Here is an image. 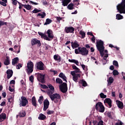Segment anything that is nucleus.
Instances as JSON below:
<instances>
[{
	"label": "nucleus",
	"instance_id": "nucleus-1",
	"mask_svg": "<svg viewBox=\"0 0 125 125\" xmlns=\"http://www.w3.org/2000/svg\"><path fill=\"white\" fill-rule=\"evenodd\" d=\"M88 50L86 49V48L83 47H79L77 49H75V54H81L83 56H86L88 55Z\"/></svg>",
	"mask_w": 125,
	"mask_h": 125
},
{
	"label": "nucleus",
	"instance_id": "nucleus-2",
	"mask_svg": "<svg viewBox=\"0 0 125 125\" xmlns=\"http://www.w3.org/2000/svg\"><path fill=\"white\" fill-rule=\"evenodd\" d=\"M117 9L120 14H125V0H122L121 3L117 5Z\"/></svg>",
	"mask_w": 125,
	"mask_h": 125
},
{
	"label": "nucleus",
	"instance_id": "nucleus-3",
	"mask_svg": "<svg viewBox=\"0 0 125 125\" xmlns=\"http://www.w3.org/2000/svg\"><path fill=\"white\" fill-rule=\"evenodd\" d=\"M27 69H25L26 72L28 75L32 74L34 71V62L30 61L27 63Z\"/></svg>",
	"mask_w": 125,
	"mask_h": 125
},
{
	"label": "nucleus",
	"instance_id": "nucleus-4",
	"mask_svg": "<svg viewBox=\"0 0 125 125\" xmlns=\"http://www.w3.org/2000/svg\"><path fill=\"white\" fill-rule=\"evenodd\" d=\"M50 99L54 103H58L59 99H61V96L59 94L55 93L50 96Z\"/></svg>",
	"mask_w": 125,
	"mask_h": 125
},
{
	"label": "nucleus",
	"instance_id": "nucleus-5",
	"mask_svg": "<svg viewBox=\"0 0 125 125\" xmlns=\"http://www.w3.org/2000/svg\"><path fill=\"white\" fill-rule=\"evenodd\" d=\"M59 88L62 93H66L68 91L67 83H63L62 84L60 85Z\"/></svg>",
	"mask_w": 125,
	"mask_h": 125
},
{
	"label": "nucleus",
	"instance_id": "nucleus-6",
	"mask_svg": "<svg viewBox=\"0 0 125 125\" xmlns=\"http://www.w3.org/2000/svg\"><path fill=\"white\" fill-rule=\"evenodd\" d=\"M99 107L100 108V110H99V111L101 113H104V111H105V107H104V105H103V104H102V103L98 102L96 104L95 108L97 111H98Z\"/></svg>",
	"mask_w": 125,
	"mask_h": 125
},
{
	"label": "nucleus",
	"instance_id": "nucleus-7",
	"mask_svg": "<svg viewBox=\"0 0 125 125\" xmlns=\"http://www.w3.org/2000/svg\"><path fill=\"white\" fill-rule=\"evenodd\" d=\"M21 100L20 101V107H25V106H27V104H28V102L27 98L24 96L21 97Z\"/></svg>",
	"mask_w": 125,
	"mask_h": 125
},
{
	"label": "nucleus",
	"instance_id": "nucleus-8",
	"mask_svg": "<svg viewBox=\"0 0 125 125\" xmlns=\"http://www.w3.org/2000/svg\"><path fill=\"white\" fill-rule=\"evenodd\" d=\"M71 75L73 76V80L75 83H78V79L81 78V74H76V72L74 71H71Z\"/></svg>",
	"mask_w": 125,
	"mask_h": 125
},
{
	"label": "nucleus",
	"instance_id": "nucleus-9",
	"mask_svg": "<svg viewBox=\"0 0 125 125\" xmlns=\"http://www.w3.org/2000/svg\"><path fill=\"white\" fill-rule=\"evenodd\" d=\"M43 66H44V64L42 61L37 62L35 65V67H36L37 69L40 71H43V70H44Z\"/></svg>",
	"mask_w": 125,
	"mask_h": 125
},
{
	"label": "nucleus",
	"instance_id": "nucleus-10",
	"mask_svg": "<svg viewBox=\"0 0 125 125\" xmlns=\"http://www.w3.org/2000/svg\"><path fill=\"white\" fill-rule=\"evenodd\" d=\"M96 47L98 50L99 49H105V47H104V42H103L102 40H99L97 42Z\"/></svg>",
	"mask_w": 125,
	"mask_h": 125
},
{
	"label": "nucleus",
	"instance_id": "nucleus-11",
	"mask_svg": "<svg viewBox=\"0 0 125 125\" xmlns=\"http://www.w3.org/2000/svg\"><path fill=\"white\" fill-rule=\"evenodd\" d=\"M104 105L108 108H112V100L110 98H106L104 101Z\"/></svg>",
	"mask_w": 125,
	"mask_h": 125
},
{
	"label": "nucleus",
	"instance_id": "nucleus-12",
	"mask_svg": "<svg viewBox=\"0 0 125 125\" xmlns=\"http://www.w3.org/2000/svg\"><path fill=\"white\" fill-rule=\"evenodd\" d=\"M36 44H38L37 46L40 47V46H42V43H41V41L37 40L36 38H34L31 40V45L32 46L34 45H36Z\"/></svg>",
	"mask_w": 125,
	"mask_h": 125
},
{
	"label": "nucleus",
	"instance_id": "nucleus-13",
	"mask_svg": "<svg viewBox=\"0 0 125 125\" xmlns=\"http://www.w3.org/2000/svg\"><path fill=\"white\" fill-rule=\"evenodd\" d=\"M64 32L66 33V34H69V33L74 34L75 28L72 26L65 27L64 28Z\"/></svg>",
	"mask_w": 125,
	"mask_h": 125
},
{
	"label": "nucleus",
	"instance_id": "nucleus-14",
	"mask_svg": "<svg viewBox=\"0 0 125 125\" xmlns=\"http://www.w3.org/2000/svg\"><path fill=\"white\" fill-rule=\"evenodd\" d=\"M45 76V75L42 74L41 73L38 74L37 77L38 81L42 83H45V81H44Z\"/></svg>",
	"mask_w": 125,
	"mask_h": 125
},
{
	"label": "nucleus",
	"instance_id": "nucleus-15",
	"mask_svg": "<svg viewBox=\"0 0 125 125\" xmlns=\"http://www.w3.org/2000/svg\"><path fill=\"white\" fill-rule=\"evenodd\" d=\"M46 34H47L48 37L49 38V39L51 40V41H52V40L54 39V35H53V32H52V30H51V29H48L46 32Z\"/></svg>",
	"mask_w": 125,
	"mask_h": 125
},
{
	"label": "nucleus",
	"instance_id": "nucleus-16",
	"mask_svg": "<svg viewBox=\"0 0 125 125\" xmlns=\"http://www.w3.org/2000/svg\"><path fill=\"white\" fill-rule=\"evenodd\" d=\"M49 106V101H48V100L46 99L44 101V106L43 108V111H46V110L48 109Z\"/></svg>",
	"mask_w": 125,
	"mask_h": 125
},
{
	"label": "nucleus",
	"instance_id": "nucleus-17",
	"mask_svg": "<svg viewBox=\"0 0 125 125\" xmlns=\"http://www.w3.org/2000/svg\"><path fill=\"white\" fill-rule=\"evenodd\" d=\"M71 46L73 49L77 47L79 48L80 47V44L78 42V41H75L74 42H71Z\"/></svg>",
	"mask_w": 125,
	"mask_h": 125
},
{
	"label": "nucleus",
	"instance_id": "nucleus-18",
	"mask_svg": "<svg viewBox=\"0 0 125 125\" xmlns=\"http://www.w3.org/2000/svg\"><path fill=\"white\" fill-rule=\"evenodd\" d=\"M116 103L119 109H124V103L123 102L119 100H116Z\"/></svg>",
	"mask_w": 125,
	"mask_h": 125
},
{
	"label": "nucleus",
	"instance_id": "nucleus-19",
	"mask_svg": "<svg viewBox=\"0 0 125 125\" xmlns=\"http://www.w3.org/2000/svg\"><path fill=\"white\" fill-rule=\"evenodd\" d=\"M4 120H6V114L2 113L0 114V123H2Z\"/></svg>",
	"mask_w": 125,
	"mask_h": 125
},
{
	"label": "nucleus",
	"instance_id": "nucleus-20",
	"mask_svg": "<svg viewBox=\"0 0 125 125\" xmlns=\"http://www.w3.org/2000/svg\"><path fill=\"white\" fill-rule=\"evenodd\" d=\"M6 74L7 75V79H9L13 75V71H12V70L8 69L6 71Z\"/></svg>",
	"mask_w": 125,
	"mask_h": 125
},
{
	"label": "nucleus",
	"instance_id": "nucleus-21",
	"mask_svg": "<svg viewBox=\"0 0 125 125\" xmlns=\"http://www.w3.org/2000/svg\"><path fill=\"white\" fill-rule=\"evenodd\" d=\"M59 77L62 79L63 81L65 82V83H67V77L65 76V74L63 73V72H61L60 73Z\"/></svg>",
	"mask_w": 125,
	"mask_h": 125
},
{
	"label": "nucleus",
	"instance_id": "nucleus-22",
	"mask_svg": "<svg viewBox=\"0 0 125 125\" xmlns=\"http://www.w3.org/2000/svg\"><path fill=\"white\" fill-rule=\"evenodd\" d=\"M54 59L55 60V61H58V62H61V57L58 54L54 55Z\"/></svg>",
	"mask_w": 125,
	"mask_h": 125
},
{
	"label": "nucleus",
	"instance_id": "nucleus-23",
	"mask_svg": "<svg viewBox=\"0 0 125 125\" xmlns=\"http://www.w3.org/2000/svg\"><path fill=\"white\" fill-rule=\"evenodd\" d=\"M20 118H24L26 117V111L25 110H21L19 113Z\"/></svg>",
	"mask_w": 125,
	"mask_h": 125
},
{
	"label": "nucleus",
	"instance_id": "nucleus-24",
	"mask_svg": "<svg viewBox=\"0 0 125 125\" xmlns=\"http://www.w3.org/2000/svg\"><path fill=\"white\" fill-rule=\"evenodd\" d=\"M10 64V60H9V57L7 56L6 57V59L5 60L4 62V64L6 66H8Z\"/></svg>",
	"mask_w": 125,
	"mask_h": 125
},
{
	"label": "nucleus",
	"instance_id": "nucleus-25",
	"mask_svg": "<svg viewBox=\"0 0 125 125\" xmlns=\"http://www.w3.org/2000/svg\"><path fill=\"white\" fill-rule=\"evenodd\" d=\"M32 104L33 106H34L35 108H37V101L36 100V97H33L32 98Z\"/></svg>",
	"mask_w": 125,
	"mask_h": 125
},
{
	"label": "nucleus",
	"instance_id": "nucleus-26",
	"mask_svg": "<svg viewBox=\"0 0 125 125\" xmlns=\"http://www.w3.org/2000/svg\"><path fill=\"white\" fill-rule=\"evenodd\" d=\"M62 0V5L63 6H67L70 3V2L68 0Z\"/></svg>",
	"mask_w": 125,
	"mask_h": 125
},
{
	"label": "nucleus",
	"instance_id": "nucleus-27",
	"mask_svg": "<svg viewBox=\"0 0 125 125\" xmlns=\"http://www.w3.org/2000/svg\"><path fill=\"white\" fill-rule=\"evenodd\" d=\"M39 120H41V121H43L44 120H45L46 119V116L44 115V114L42 113H41L39 115V116L38 117Z\"/></svg>",
	"mask_w": 125,
	"mask_h": 125
},
{
	"label": "nucleus",
	"instance_id": "nucleus-28",
	"mask_svg": "<svg viewBox=\"0 0 125 125\" xmlns=\"http://www.w3.org/2000/svg\"><path fill=\"white\" fill-rule=\"evenodd\" d=\"M19 61V58L16 57L14 58L12 60V64L14 66L16 64H17L18 63V62Z\"/></svg>",
	"mask_w": 125,
	"mask_h": 125
},
{
	"label": "nucleus",
	"instance_id": "nucleus-29",
	"mask_svg": "<svg viewBox=\"0 0 125 125\" xmlns=\"http://www.w3.org/2000/svg\"><path fill=\"white\" fill-rule=\"evenodd\" d=\"M41 38H43L44 40H45L46 41H48V42H51V39H49V38H48L47 36H46V35L43 33V34H42Z\"/></svg>",
	"mask_w": 125,
	"mask_h": 125
},
{
	"label": "nucleus",
	"instance_id": "nucleus-30",
	"mask_svg": "<svg viewBox=\"0 0 125 125\" xmlns=\"http://www.w3.org/2000/svg\"><path fill=\"white\" fill-rule=\"evenodd\" d=\"M79 83H82L83 86H87V83H86V82L85 81L82 80H80L79 82Z\"/></svg>",
	"mask_w": 125,
	"mask_h": 125
},
{
	"label": "nucleus",
	"instance_id": "nucleus-31",
	"mask_svg": "<svg viewBox=\"0 0 125 125\" xmlns=\"http://www.w3.org/2000/svg\"><path fill=\"white\" fill-rule=\"evenodd\" d=\"M98 119V121H99V122L98 123V125H104V124H104V122L102 121V117H99Z\"/></svg>",
	"mask_w": 125,
	"mask_h": 125
},
{
	"label": "nucleus",
	"instance_id": "nucleus-32",
	"mask_svg": "<svg viewBox=\"0 0 125 125\" xmlns=\"http://www.w3.org/2000/svg\"><path fill=\"white\" fill-rule=\"evenodd\" d=\"M67 8H68L69 10H73V9H74V4H73L72 3H69L67 5Z\"/></svg>",
	"mask_w": 125,
	"mask_h": 125
},
{
	"label": "nucleus",
	"instance_id": "nucleus-33",
	"mask_svg": "<svg viewBox=\"0 0 125 125\" xmlns=\"http://www.w3.org/2000/svg\"><path fill=\"white\" fill-rule=\"evenodd\" d=\"M68 61L69 62H70L71 63H75V64H76L77 66H78V65H79V61H77L76 60H70V59H69Z\"/></svg>",
	"mask_w": 125,
	"mask_h": 125
},
{
	"label": "nucleus",
	"instance_id": "nucleus-34",
	"mask_svg": "<svg viewBox=\"0 0 125 125\" xmlns=\"http://www.w3.org/2000/svg\"><path fill=\"white\" fill-rule=\"evenodd\" d=\"M56 83H59V84H61L62 83H63V81L61 79L57 78L56 79Z\"/></svg>",
	"mask_w": 125,
	"mask_h": 125
},
{
	"label": "nucleus",
	"instance_id": "nucleus-35",
	"mask_svg": "<svg viewBox=\"0 0 125 125\" xmlns=\"http://www.w3.org/2000/svg\"><path fill=\"white\" fill-rule=\"evenodd\" d=\"M52 22V20H51L50 19H47L46 20L45 22L44 23V25H49V24H50V23H51Z\"/></svg>",
	"mask_w": 125,
	"mask_h": 125
},
{
	"label": "nucleus",
	"instance_id": "nucleus-36",
	"mask_svg": "<svg viewBox=\"0 0 125 125\" xmlns=\"http://www.w3.org/2000/svg\"><path fill=\"white\" fill-rule=\"evenodd\" d=\"M116 19H117V20H121L122 19H124V16L120 14H117L116 15Z\"/></svg>",
	"mask_w": 125,
	"mask_h": 125
},
{
	"label": "nucleus",
	"instance_id": "nucleus-37",
	"mask_svg": "<svg viewBox=\"0 0 125 125\" xmlns=\"http://www.w3.org/2000/svg\"><path fill=\"white\" fill-rule=\"evenodd\" d=\"M80 35H81L82 39H84L85 38V32H84L83 31L81 30L79 32Z\"/></svg>",
	"mask_w": 125,
	"mask_h": 125
},
{
	"label": "nucleus",
	"instance_id": "nucleus-38",
	"mask_svg": "<svg viewBox=\"0 0 125 125\" xmlns=\"http://www.w3.org/2000/svg\"><path fill=\"white\" fill-rule=\"evenodd\" d=\"M37 16H41V18H42L43 19V18H44V17H45V16H46V14H45V12H43V14L39 13L38 14Z\"/></svg>",
	"mask_w": 125,
	"mask_h": 125
},
{
	"label": "nucleus",
	"instance_id": "nucleus-39",
	"mask_svg": "<svg viewBox=\"0 0 125 125\" xmlns=\"http://www.w3.org/2000/svg\"><path fill=\"white\" fill-rule=\"evenodd\" d=\"M54 92V91H53L51 90H48L47 91V93L48 95H49L50 98V96L52 95V94H53Z\"/></svg>",
	"mask_w": 125,
	"mask_h": 125
},
{
	"label": "nucleus",
	"instance_id": "nucleus-40",
	"mask_svg": "<svg viewBox=\"0 0 125 125\" xmlns=\"http://www.w3.org/2000/svg\"><path fill=\"white\" fill-rule=\"evenodd\" d=\"M104 49H101L98 50V51H99L100 55L102 57H103V56H104Z\"/></svg>",
	"mask_w": 125,
	"mask_h": 125
},
{
	"label": "nucleus",
	"instance_id": "nucleus-41",
	"mask_svg": "<svg viewBox=\"0 0 125 125\" xmlns=\"http://www.w3.org/2000/svg\"><path fill=\"white\" fill-rule=\"evenodd\" d=\"M113 82H114V78H113V77H109L108 81V84L109 83L110 84H111V83H113Z\"/></svg>",
	"mask_w": 125,
	"mask_h": 125
},
{
	"label": "nucleus",
	"instance_id": "nucleus-42",
	"mask_svg": "<svg viewBox=\"0 0 125 125\" xmlns=\"http://www.w3.org/2000/svg\"><path fill=\"white\" fill-rule=\"evenodd\" d=\"M47 85L50 89V90L54 91V87L51 84H48Z\"/></svg>",
	"mask_w": 125,
	"mask_h": 125
},
{
	"label": "nucleus",
	"instance_id": "nucleus-43",
	"mask_svg": "<svg viewBox=\"0 0 125 125\" xmlns=\"http://www.w3.org/2000/svg\"><path fill=\"white\" fill-rule=\"evenodd\" d=\"M24 8H26L27 10H30L31 9V5L30 4H24Z\"/></svg>",
	"mask_w": 125,
	"mask_h": 125
},
{
	"label": "nucleus",
	"instance_id": "nucleus-44",
	"mask_svg": "<svg viewBox=\"0 0 125 125\" xmlns=\"http://www.w3.org/2000/svg\"><path fill=\"white\" fill-rule=\"evenodd\" d=\"M105 114H106V116H107L108 118H109V119H112V115L111 114V112H105Z\"/></svg>",
	"mask_w": 125,
	"mask_h": 125
},
{
	"label": "nucleus",
	"instance_id": "nucleus-45",
	"mask_svg": "<svg viewBox=\"0 0 125 125\" xmlns=\"http://www.w3.org/2000/svg\"><path fill=\"white\" fill-rule=\"evenodd\" d=\"M113 76H118L119 75V71L117 70H114L113 71Z\"/></svg>",
	"mask_w": 125,
	"mask_h": 125
},
{
	"label": "nucleus",
	"instance_id": "nucleus-46",
	"mask_svg": "<svg viewBox=\"0 0 125 125\" xmlns=\"http://www.w3.org/2000/svg\"><path fill=\"white\" fill-rule=\"evenodd\" d=\"M100 96L101 97V98H106L107 96L105 94H104V93H101L100 94Z\"/></svg>",
	"mask_w": 125,
	"mask_h": 125
},
{
	"label": "nucleus",
	"instance_id": "nucleus-47",
	"mask_svg": "<svg viewBox=\"0 0 125 125\" xmlns=\"http://www.w3.org/2000/svg\"><path fill=\"white\" fill-rule=\"evenodd\" d=\"M3 25H7V22H4L3 21H0V27H1V26H3Z\"/></svg>",
	"mask_w": 125,
	"mask_h": 125
},
{
	"label": "nucleus",
	"instance_id": "nucleus-48",
	"mask_svg": "<svg viewBox=\"0 0 125 125\" xmlns=\"http://www.w3.org/2000/svg\"><path fill=\"white\" fill-rule=\"evenodd\" d=\"M33 13H38V12H41V10L37 9V8H35L34 10L33 11H32Z\"/></svg>",
	"mask_w": 125,
	"mask_h": 125
},
{
	"label": "nucleus",
	"instance_id": "nucleus-49",
	"mask_svg": "<svg viewBox=\"0 0 125 125\" xmlns=\"http://www.w3.org/2000/svg\"><path fill=\"white\" fill-rule=\"evenodd\" d=\"M113 64L114 66H115V67H119V63H118L117 61H114Z\"/></svg>",
	"mask_w": 125,
	"mask_h": 125
},
{
	"label": "nucleus",
	"instance_id": "nucleus-50",
	"mask_svg": "<svg viewBox=\"0 0 125 125\" xmlns=\"http://www.w3.org/2000/svg\"><path fill=\"white\" fill-rule=\"evenodd\" d=\"M20 68H22V64L18 63V64L16 66V69L19 70Z\"/></svg>",
	"mask_w": 125,
	"mask_h": 125
},
{
	"label": "nucleus",
	"instance_id": "nucleus-51",
	"mask_svg": "<svg viewBox=\"0 0 125 125\" xmlns=\"http://www.w3.org/2000/svg\"><path fill=\"white\" fill-rule=\"evenodd\" d=\"M29 81L31 83H34V76L33 75L29 77Z\"/></svg>",
	"mask_w": 125,
	"mask_h": 125
},
{
	"label": "nucleus",
	"instance_id": "nucleus-52",
	"mask_svg": "<svg viewBox=\"0 0 125 125\" xmlns=\"http://www.w3.org/2000/svg\"><path fill=\"white\" fill-rule=\"evenodd\" d=\"M8 102H10V103H12V102H13V98L11 97L10 98H8Z\"/></svg>",
	"mask_w": 125,
	"mask_h": 125
},
{
	"label": "nucleus",
	"instance_id": "nucleus-53",
	"mask_svg": "<svg viewBox=\"0 0 125 125\" xmlns=\"http://www.w3.org/2000/svg\"><path fill=\"white\" fill-rule=\"evenodd\" d=\"M42 86V88H43L44 89H47V88H48V87H47V86H46V85L45 84H41Z\"/></svg>",
	"mask_w": 125,
	"mask_h": 125
},
{
	"label": "nucleus",
	"instance_id": "nucleus-54",
	"mask_svg": "<svg viewBox=\"0 0 125 125\" xmlns=\"http://www.w3.org/2000/svg\"><path fill=\"white\" fill-rule=\"evenodd\" d=\"M12 4L16 5L17 4V0H11Z\"/></svg>",
	"mask_w": 125,
	"mask_h": 125
},
{
	"label": "nucleus",
	"instance_id": "nucleus-55",
	"mask_svg": "<svg viewBox=\"0 0 125 125\" xmlns=\"http://www.w3.org/2000/svg\"><path fill=\"white\" fill-rule=\"evenodd\" d=\"M0 4H1V5H3V6H6V3L4 1H0Z\"/></svg>",
	"mask_w": 125,
	"mask_h": 125
},
{
	"label": "nucleus",
	"instance_id": "nucleus-56",
	"mask_svg": "<svg viewBox=\"0 0 125 125\" xmlns=\"http://www.w3.org/2000/svg\"><path fill=\"white\" fill-rule=\"evenodd\" d=\"M81 66H82V67L84 71H86L87 70V68L85 67V65L84 64H81Z\"/></svg>",
	"mask_w": 125,
	"mask_h": 125
},
{
	"label": "nucleus",
	"instance_id": "nucleus-57",
	"mask_svg": "<svg viewBox=\"0 0 125 125\" xmlns=\"http://www.w3.org/2000/svg\"><path fill=\"white\" fill-rule=\"evenodd\" d=\"M54 113V111H53V110H49L47 112V115H51L52 114H53Z\"/></svg>",
	"mask_w": 125,
	"mask_h": 125
},
{
	"label": "nucleus",
	"instance_id": "nucleus-58",
	"mask_svg": "<svg viewBox=\"0 0 125 125\" xmlns=\"http://www.w3.org/2000/svg\"><path fill=\"white\" fill-rule=\"evenodd\" d=\"M95 39H96V38L94 36V35H93V36H92L91 40V42H93L94 43L95 42Z\"/></svg>",
	"mask_w": 125,
	"mask_h": 125
},
{
	"label": "nucleus",
	"instance_id": "nucleus-59",
	"mask_svg": "<svg viewBox=\"0 0 125 125\" xmlns=\"http://www.w3.org/2000/svg\"><path fill=\"white\" fill-rule=\"evenodd\" d=\"M74 71L75 72V73H82V71H80L79 68H77V69H75Z\"/></svg>",
	"mask_w": 125,
	"mask_h": 125
},
{
	"label": "nucleus",
	"instance_id": "nucleus-60",
	"mask_svg": "<svg viewBox=\"0 0 125 125\" xmlns=\"http://www.w3.org/2000/svg\"><path fill=\"white\" fill-rule=\"evenodd\" d=\"M42 3L43 5H47L48 4V2L45 0H43Z\"/></svg>",
	"mask_w": 125,
	"mask_h": 125
},
{
	"label": "nucleus",
	"instance_id": "nucleus-61",
	"mask_svg": "<svg viewBox=\"0 0 125 125\" xmlns=\"http://www.w3.org/2000/svg\"><path fill=\"white\" fill-rule=\"evenodd\" d=\"M57 21H58L59 23H60V21L62 20V18L57 17H56Z\"/></svg>",
	"mask_w": 125,
	"mask_h": 125
},
{
	"label": "nucleus",
	"instance_id": "nucleus-62",
	"mask_svg": "<svg viewBox=\"0 0 125 125\" xmlns=\"http://www.w3.org/2000/svg\"><path fill=\"white\" fill-rule=\"evenodd\" d=\"M124 125V123H123V122H122V121H120L119 122V123H116L115 124V125Z\"/></svg>",
	"mask_w": 125,
	"mask_h": 125
},
{
	"label": "nucleus",
	"instance_id": "nucleus-63",
	"mask_svg": "<svg viewBox=\"0 0 125 125\" xmlns=\"http://www.w3.org/2000/svg\"><path fill=\"white\" fill-rule=\"evenodd\" d=\"M10 84H15V80H12L10 82Z\"/></svg>",
	"mask_w": 125,
	"mask_h": 125
},
{
	"label": "nucleus",
	"instance_id": "nucleus-64",
	"mask_svg": "<svg viewBox=\"0 0 125 125\" xmlns=\"http://www.w3.org/2000/svg\"><path fill=\"white\" fill-rule=\"evenodd\" d=\"M93 124L94 125H98V122L97 121H93Z\"/></svg>",
	"mask_w": 125,
	"mask_h": 125
}]
</instances>
